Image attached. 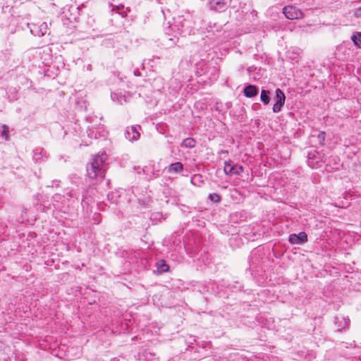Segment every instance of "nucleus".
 Listing matches in <instances>:
<instances>
[{"label": "nucleus", "mask_w": 361, "mask_h": 361, "mask_svg": "<svg viewBox=\"0 0 361 361\" xmlns=\"http://www.w3.org/2000/svg\"><path fill=\"white\" fill-rule=\"evenodd\" d=\"M354 44L358 47H361V32H357L352 37Z\"/></svg>", "instance_id": "4468645a"}, {"label": "nucleus", "mask_w": 361, "mask_h": 361, "mask_svg": "<svg viewBox=\"0 0 361 361\" xmlns=\"http://www.w3.org/2000/svg\"><path fill=\"white\" fill-rule=\"evenodd\" d=\"M106 161V154L105 153H99L93 156L90 164L87 166V172L90 178H104Z\"/></svg>", "instance_id": "f257e3e1"}, {"label": "nucleus", "mask_w": 361, "mask_h": 361, "mask_svg": "<svg viewBox=\"0 0 361 361\" xmlns=\"http://www.w3.org/2000/svg\"><path fill=\"white\" fill-rule=\"evenodd\" d=\"M209 198L215 202H219L221 200L220 196L216 193L209 194Z\"/></svg>", "instance_id": "dca6fc26"}, {"label": "nucleus", "mask_w": 361, "mask_h": 361, "mask_svg": "<svg viewBox=\"0 0 361 361\" xmlns=\"http://www.w3.org/2000/svg\"><path fill=\"white\" fill-rule=\"evenodd\" d=\"M318 139H319V143L321 145H323L324 142V140H325V133L324 132H321L318 135Z\"/></svg>", "instance_id": "a211bd4d"}, {"label": "nucleus", "mask_w": 361, "mask_h": 361, "mask_svg": "<svg viewBox=\"0 0 361 361\" xmlns=\"http://www.w3.org/2000/svg\"><path fill=\"white\" fill-rule=\"evenodd\" d=\"M196 145V141L192 137L185 139L181 144V146L185 148H193Z\"/></svg>", "instance_id": "9d476101"}, {"label": "nucleus", "mask_w": 361, "mask_h": 361, "mask_svg": "<svg viewBox=\"0 0 361 361\" xmlns=\"http://www.w3.org/2000/svg\"><path fill=\"white\" fill-rule=\"evenodd\" d=\"M106 134H107V133L106 131H104L103 134H102V136H105Z\"/></svg>", "instance_id": "aec40b11"}, {"label": "nucleus", "mask_w": 361, "mask_h": 361, "mask_svg": "<svg viewBox=\"0 0 361 361\" xmlns=\"http://www.w3.org/2000/svg\"><path fill=\"white\" fill-rule=\"evenodd\" d=\"M261 101L265 104H268L270 102L269 91L262 90L260 95Z\"/></svg>", "instance_id": "9b49d317"}, {"label": "nucleus", "mask_w": 361, "mask_h": 361, "mask_svg": "<svg viewBox=\"0 0 361 361\" xmlns=\"http://www.w3.org/2000/svg\"><path fill=\"white\" fill-rule=\"evenodd\" d=\"M276 95L274 97V99L276 100V102L273 105V111L274 113H278L281 110V107L284 105L286 97L283 91L277 88L276 90Z\"/></svg>", "instance_id": "7ed1b4c3"}, {"label": "nucleus", "mask_w": 361, "mask_h": 361, "mask_svg": "<svg viewBox=\"0 0 361 361\" xmlns=\"http://www.w3.org/2000/svg\"><path fill=\"white\" fill-rule=\"evenodd\" d=\"M229 172H232V174L240 176L244 172V167L238 164L231 165Z\"/></svg>", "instance_id": "1a4fd4ad"}, {"label": "nucleus", "mask_w": 361, "mask_h": 361, "mask_svg": "<svg viewBox=\"0 0 361 361\" xmlns=\"http://www.w3.org/2000/svg\"><path fill=\"white\" fill-rule=\"evenodd\" d=\"M183 170V165L180 162H175L171 164L168 169L167 172L171 174H177L180 173Z\"/></svg>", "instance_id": "0eeeda50"}, {"label": "nucleus", "mask_w": 361, "mask_h": 361, "mask_svg": "<svg viewBox=\"0 0 361 361\" xmlns=\"http://www.w3.org/2000/svg\"><path fill=\"white\" fill-rule=\"evenodd\" d=\"M0 135L5 140H8V127L7 126L1 125L0 126Z\"/></svg>", "instance_id": "f8f14e48"}, {"label": "nucleus", "mask_w": 361, "mask_h": 361, "mask_svg": "<svg viewBox=\"0 0 361 361\" xmlns=\"http://www.w3.org/2000/svg\"><path fill=\"white\" fill-rule=\"evenodd\" d=\"M244 94L249 98H252L257 94V89L253 85H249L244 89Z\"/></svg>", "instance_id": "6e6552de"}, {"label": "nucleus", "mask_w": 361, "mask_h": 361, "mask_svg": "<svg viewBox=\"0 0 361 361\" xmlns=\"http://www.w3.org/2000/svg\"><path fill=\"white\" fill-rule=\"evenodd\" d=\"M345 321V326H348L350 323V319L348 318H343Z\"/></svg>", "instance_id": "6ab92c4d"}, {"label": "nucleus", "mask_w": 361, "mask_h": 361, "mask_svg": "<svg viewBox=\"0 0 361 361\" xmlns=\"http://www.w3.org/2000/svg\"><path fill=\"white\" fill-rule=\"evenodd\" d=\"M288 241L291 244H301L307 241V235L305 232H300L298 234H291L289 235Z\"/></svg>", "instance_id": "39448f33"}, {"label": "nucleus", "mask_w": 361, "mask_h": 361, "mask_svg": "<svg viewBox=\"0 0 361 361\" xmlns=\"http://www.w3.org/2000/svg\"><path fill=\"white\" fill-rule=\"evenodd\" d=\"M285 16L290 20L300 19L303 17L302 12L293 6H286L283 8Z\"/></svg>", "instance_id": "f03ea898"}, {"label": "nucleus", "mask_w": 361, "mask_h": 361, "mask_svg": "<svg viewBox=\"0 0 361 361\" xmlns=\"http://www.w3.org/2000/svg\"><path fill=\"white\" fill-rule=\"evenodd\" d=\"M231 166V161L229 160L228 161L225 162V166L224 169V171L226 175H231L232 174V172H229V170H228V167Z\"/></svg>", "instance_id": "f3484780"}, {"label": "nucleus", "mask_w": 361, "mask_h": 361, "mask_svg": "<svg viewBox=\"0 0 361 361\" xmlns=\"http://www.w3.org/2000/svg\"><path fill=\"white\" fill-rule=\"evenodd\" d=\"M209 6L216 11H223L227 7L224 0H209Z\"/></svg>", "instance_id": "423d86ee"}, {"label": "nucleus", "mask_w": 361, "mask_h": 361, "mask_svg": "<svg viewBox=\"0 0 361 361\" xmlns=\"http://www.w3.org/2000/svg\"><path fill=\"white\" fill-rule=\"evenodd\" d=\"M159 268L161 269V271H167L169 269V265H167L164 260H161L159 262Z\"/></svg>", "instance_id": "2eb2a0df"}, {"label": "nucleus", "mask_w": 361, "mask_h": 361, "mask_svg": "<svg viewBox=\"0 0 361 361\" xmlns=\"http://www.w3.org/2000/svg\"><path fill=\"white\" fill-rule=\"evenodd\" d=\"M48 27L46 23H43L39 25V30L37 33L39 36H44L48 32Z\"/></svg>", "instance_id": "ddd939ff"}, {"label": "nucleus", "mask_w": 361, "mask_h": 361, "mask_svg": "<svg viewBox=\"0 0 361 361\" xmlns=\"http://www.w3.org/2000/svg\"><path fill=\"white\" fill-rule=\"evenodd\" d=\"M141 129L139 126H132L128 127L125 131V137L130 142L136 141L140 138V130Z\"/></svg>", "instance_id": "20e7f679"}]
</instances>
